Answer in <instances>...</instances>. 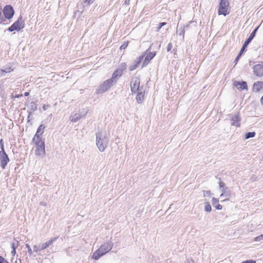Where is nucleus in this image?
<instances>
[{
	"instance_id": "obj_17",
	"label": "nucleus",
	"mask_w": 263,
	"mask_h": 263,
	"mask_svg": "<svg viewBox=\"0 0 263 263\" xmlns=\"http://www.w3.org/2000/svg\"><path fill=\"white\" fill-rule=\"evenodd\" d=\"M137 92L136 100L138 103H141L144 99L145 91L139 90Z\"/></svg>"
},
{
	"instance_id": "obj_10",
	"label": "nucleus",
	"mask_w": 263,
	"mask_h": 263,
	"mask_svg": "<svg viewBox=\"0 0 263 263\" xmlns=\"http://www.w3.org/2000/svg\"><path fill=\"white\" fill-rule=\"evenodd\" d=\"M97 144L99 150L101 152L105 150L107 145V140L105 138H102L101 133H98L97 135Z\"/></svg>"
},
{
	"instance_id": "obj_26",
	"label": "nucleus",
	"mask_w": 263,
	"mask_h": 263,
	"mask_svg": "<svg viewBox=\"0 0 263 263\" xmlns=\"http://www.w3.org/2000/svg\"><path fill=\"white\" fill-rule=\"evenodd\" d=\"M218 202H219L218 199H217L215 198H212V204L213 206H216L218 204Z\"/></svg>"
},
{
	"instance_id": "obj_37",
	"label": "nucleus",
	"mask_w": 263,
	"mask_h": 263,
	"mask_svg": "<svg viewBox=\"0 0 263 263\" xmlns=\"http://www.w3.org/2000/svg\"><path fill=\"white\" fill-rule=\"evenodd\" d=\"M84 2L85 3H87L88 5H90V4H91L92 3V0H84Z\"/></svg>"
},
{
	"instance_id": "obj_14",
	"label": "nucleus",
	"mask_w": 263,
	"mask_h": 263,
	"mask_svg": "<svg viewBox=\"0 0 263 263\" xmlns=\"http://www.w3.org/2000/svg\"><path fill=\"white\" fill-rule=\"evenodd\" d=\"M254 72L258 77L263 76V62L255 65L253 67Z\"/></svg>"
},
{
	"instance_id": "obj_44",
	"label": "nucleus",
	"mask_w": 263,
	"mask_h": 263,
	"mask_svg": "<svg viewBox=\"0 0 263 263\" xmlns=\"http://www.w3.org/2000/svg\"><path fill=\"white\" fill-rule=\"evenodd\" d=\"M260 103L263 105V96L261 97L260 99Z\"/></svg>"
},
{
	"instance_id": "obj_5",
	"label": "nucleus",
	"mask_w": 263,
	"mask_h": 263,
	"mask_svg": "<svg viewBox=\"0 0 263 263\" xmlns=\"http://www.w3.org/2000/svg\"><path fill=\"white\" fill-rule=\"evenodd\" d=\"M230 13V4L228 0H220L218 9V15L226 16Z\"/></svg>"
},
{
	"instance_id": "obj_40",
	"label": "nucleus",
	"mask_w": 263,
	"mask_h": 263,
	"mask_svg": "<svg viewBox=\"0 0 263 263\" xmlns=\"http://www.w3.org/2000/svg\"><path fill=\"white\" fill-rule=\"evenodd\" d=\"M186 263H194V262L192 259H188L186 261Z\"/></svg>"
},
{
	"instance_id": "obj_32",
	"label": "nucleus",
	"mask_w": 263,
	"mask_h": 263,
	"mask_svg": "<svg viewBox=\"0 0 263 263\" xmlns=\"http://www.w3.org/2000/svg\"><path fill=\"white\" fill-rule=\"evenodd\" d=\"M247 46H245V44H243L242 48L241 49L240 52L239 53V55H241V54L243 53V52L245 51L246 48Z\"/></svg>"
},
{
	"instance_id": "obj_41",
	"label": "nucleus",
	"mask_w": 263,
	"mask_h": 263,
	"mask_svg": "<svg viewBox=\"0 0 263 263\" xmlns=\"http://www.w3.org/2000/svg\"><path fill=\"white\" fill-rule=\"evenodd\" d=\"M40 205H42V206H46V203L44 202H41L40 203Z\"/></svg>"
},
{
	"instance_id": "obj_6",
	"label": "nucleus",
	"mask_w": 263,
	"mask_h": 263,
	"mask_svg": "<svg viewBox=\"0 0 263 263\" xmlns=\"http://www.w3.org/2000/svg\"><path fill=\"white\" fill-rule=\"evenodd\" d=\"M25 27V23L22 16H20L13 24L8 28V30L12 32L14 31H20Z\"/></svg>"
},
{
	"instance_id": "obj_35",
	"label": "nucleus",
	"mask_w": 263,
	"mask_h": 263,
	"mask_svg": "<svg viewBox=\"0 0 263 263\" xmlns=\"http://www.w3.org/2000/svg\"><path fill=\"white\" fill-rule=\"evenodd\" d=\"M216 208L218 210H221L222 208V206L221 205L217 204L216 206H215Z\"/></svg>"
},
{
	"instance_id": "obj_43",
	"label": "nucleus",
	"mask_w": 263,
	"mask_h": 263,
	"mask_svg": "<svg viewBox=\"0 0 263 263\" xmlns=\"http://www.w3.org/2000/svg\"><path fill=\"white\" fill-rule=\"evenodd\" d=\"M29 95V92H26L24 93V96L27 97V96H28Z\"/></svg>"
},
{
	"instance_id": "obj_12",
	"label": "nucleus",
	"mask_w": 263,
	"mask_h": 263,
	"mask_svg": "<svg viewBox=\"0 0 263 263\" xmlns=\"http://www.w3.org/2000/svg\"><path fill=\"white\" fill-rule=\"evenodd\" d=\"M220 189L222 192L220 195V197H225L226 198L223 200H228L231 196V191L225 186L223 182H219Z\"/></svg>"
},
{
	"instance_id": "obj_1",
	"label": "nucleus",
	"mask_w": 263,
	"mask_h": 263,
	"mask_svg": "<svg viewBox=\"0 0 263 263\" xmlns=\"http://www.w3.org/2000/svg\"><path fill=\"white\" fill-rule=\"evenodd\" d=\"M156 51L151 52L146 50L142 54V55L137 58L133 65H131L129 67V70L133 71L136 69L137 67H139L143 60V61L142 63V67L143 68L146 66L150 63L151 61L156 56Z\"/></svg>"
},
{
	"instance_id": "obj_27",
	"label": "nucleus",
	"mask_w": 263,
	"mask_h": 263,
	"mask_svg": "<svg viewBox=\"0 0 263 263\" xmlns=\"http://www.w3.org/2000/svg\"><path fill=\"white\" fill-rule=\"evenodd\" d=\"M263 85V82H257L254 84V87L258 86V87H262Z\"/></svg>"
},
{
	"instance_id": "obj_38",
	"label": "nucleus",
	"mask_w": 263,
	"mask_h": 263,
	"mask_svg": "<svg viewBox=\"0 0 263 263\" xmlns=\"http://www.w3.org/2000/svg\"><path fill=\"white\" fill-rule=\"evenodd\" d=\"M240 57H241V55H239V54H238V55H237V57H236V59H235V63H236H236H237V62L238 61V60H239V58H240Z\"/></svg>"
},
{
	"instance_id": "obj_19",
	"label": "nucleus",
	"mask_w": 263,
	"mask_h": 263,
	"mask_svg": "<svg viewBox=\"0 0 263 263\" xmlns=\"http://www.w3.org/2000/svg\"><path fill=\"white\" fill-rule=\"evenodd\" d=\"M258 28H256L250 34L249 37L247 39V40L245 42V46H247L248 44L251 42V41L252 40V39L254 38V37L255 35L256 32Z\"/></svg>"
},
{
	"instance_id": "obj_7",
	"label": "nucleus",
	"mask_w": 263,
	"mask_h": 263,
	"mask_svg": "<svg viewBox=\"0 0 263 263\" xmlns=\"http://www.w3.org/2000/svg\"><path fill=\"white\" fill-rule=\"evenodd\" d=\"M114 80L112 79H109L103 82V83L101 85L98 89V93H101L105 92L108 90L113 85Z\"/></svg>"
},
{
	"instance_id": "obj_34",
	"label": "nucleus",
	"mask_w": 263,
	"mask_h": 263,
	"mask_svg": "<svg viewBox=\"0 0 263 263\" xmlns=\"http://www.w3.org/2000/svg\"><path fill=\"white\" fill-rule=\"evenodd\" d=\"M17 244H15L14 242H13L11 243V247L12 248V249H16V248H17Z\"/></svg>"
},
{
	"instance_id": "obj_30",
	"label": "nucleus",
	"mask_w": 263,
	"mask_h": 263,
	"mask_svg": "<svg viewBox=\"0 0 263 263\" xmlns=\"http://www.w3.org/2000/svg\"><path fill=\"white\" fill-rule=\"evenodd\" d=\"M166 24V23L165 22H162V23H160L159 24V27H158V31L160 30V29L163 27L164 26V25H165Z\"/></svg>"
},
{
	"instance_id": "obj_8",
	"label": "nucleus",
	"mask_w": 263,
	"mask_h": 263,
	"mask_svg": "<svg viewBox=\"0 0 263 263\" xmlns=\"http://www.w3.org/2000/svg\"><path fill=\"white\" fill-rule=\"evenodd\" d=\"M56 238H52L48 241H46L45 243H40L37 245H34L33 247V252H37L39 251H41L45 249H46L47 247L51 246L53 242L55 240Z\"/></svg>"
},
{
	"instance_id": "obj_16",
	"label": "nucleus",
	"mask_w": 263,
	"mask_h": 263,
	"mask_svg": "<svg viewBox=\"0 0 263 263\" xmlns=\"http://www.w3.org/2000/svg\"><path fill=\"white\" fill-rule=\"evenodd\" d=\"M234 86L238 89L239 90H247L248 89V86L247 84L245 81L242 82H238V81H235L233 83Z\"/></svg>"
},
{
	"instance_id": "obj_3",
	"label": "nucleus",
	"mask_w": 263,
	"mask_h": 263,
	"mask_svg": "<svg viewBox=\"0 0 263 263\" xmlns=\"http://www.w3.org/2000/svg\"><path fill=\"white\" fill-rule=\"evenodd\" d=\"M113 245L114 243L110 241L104 242L100 248L93 253L92 258L95 260L99 259L101 257L109 252L112 248Z\"/></svg>"
},
{
	"instance_id": "obj_15",
	"label": "nucleus",
	"mask_w": 263,
	"mask_h": 263,
	"mask_svg": "<svg viewBox=\"0 0 263 263\" xmlns=\"http://www.w3.org/2000/svg\"><path fill=\"white\" fill-rule=\"evenodd\" d=\"M45 127L43 124H41L37 128L36 132L33 138L43 139L42 135L44 133Z\"/></svg>"
},
{
	"instance_id": "obj_2",
	"label": "nucleus",
	"mask_w": 263,
	"mask_h": 263,
	"mask_svg": "<svg viewBox=\"0 0 263 263\" xmlns=\"http://www.w3.org/2000/svg\"><path fill=\"white\" fill-rule=\"evenodd\" d=\"M15 13L13 7L10 5H7L2 9L0 5V24H5L6 20H11Z\"/></svg>"
},
{
	"instance_id": "obj_13",
	"label": "nucleus",
	"mask_w": 263,
	"mask_h": 263,
	"mask_svg": "<svg viewBox=\"0 0 263 263\" xmlns=\"http://www.w3.org/2000/svg\"><path fill=\"white\" fill-rule=\"evenodd\" d=\"M9 162V159L7 154L5 153V150L3 148V151H0V162L1 166L3 169L5 168L6 166Z\"/></svg>"
},
{
	"instance_id": "obj_25",
	"label": "nucleus",
	"mask_w": 263,
	"mask_h": 263,
	"mask_svg": "<svg viewBox=\"0 0 263 263\" xmlns=\"http://www.w3.org/2000/svg\"><path fill=\"white\" fill-rule=\"evenodd\" d=\"M4 72H10L13 71V69L11 67H6L5 69L2 70Z\"/></svg>"
},
{
	"instance_id": "obj_4",
	"label": "nucleus",
	"mask_w": 263,
	"mask_h": 263,
	"mask_svg": "<svg viewBox=\"0 0 263 263\" xmlns=\"http://www.w3.org/2000/svg\"><path fill=\"white\" fill-rule=\"evenodd\" d=\"M35 146V154L37 156H43L45 155V145L43 139H32Z\"/></svg>"
},
{
	"instance_id": "obj_36",
	"label": "nucleus",
	"mask_w": 263,
	"mask_h": 263,
	"mask_svg": "<svg viewBox=\"0 0 263 263\" xmlns=\"http://www.w3.org/2000/svg\"><path fill=\"white\" fill-rule=\"evenodd\" d=\"M0 144H1V149H2L1 151H3V148L4 149V143L3 142L2 139H1L0 141Z\"/></svg>"
},
{
	"instance_id": "obj_33",
	"label": "nucleus",
	"mask_w": 263,
	"mask_h": 263,
	"mask_svg": "<svg viewBox=\"0 0 263 263\" xmlns=\"http://www.w3.org/2000/svg\"><path fill=\"white\" fill-rule=\"evenodd\" d=\"M173 48V45H172V43H169L168 45H167V51H170Z\"/></svg>"
},
{
	"instance_id": "obj_23",
	"label": "nucleus",
	"mask_w": 263,
	"mask_h": 263,
	"mask_svg": "<svg viewBox=\"0 0 263 263\" xmlns=\"http://www.w3.org/2000/svg\"><path fill=\"white\" fill-rule=\"evenodd\" d=\"M254 240L255 241H260L261 240H263V234L259 235L255 238H254Z\"/></svg>"
},
{
	"instance_id": "obj_42",
	"label": "nucleus",
	"mask_w": 263,
	"mask_h": 263,
	"mask_svg": "<svg viewBox=\"0 0 263 263\" xmlns=\"http://www.w3.org/2000/svg\"><path fill=\"white\" fill-rule=\"evenodd\" d=\"M22 96V94H21V95H16L15 96L14 98H20V97H21Z\"/></svg>"
},
{
	"instance_id": "obj_11",
	"label": "nucleus",
	"mask_w": 263,
	"mask_h": 263,
	"mask_svg": "<svg viewBox=\"0 0 263 263\" xmlns=\"http://www.w3.org/2000/svg\"><path fill=\"white\" fill-rule=\"evenodd\" d=\"M140 78L139 77H135L133 78L130 83V88L132 92L133 93H136L139 91V90H142V89L140 88Z\"/></svg>"
},
{
	"instance_id": "obj_22",
	"label": "nucleus",
	"mask_w": 263,
	"mask_h": 263,
	"mask_svg": "<svg viewBox=\"0 0 263 263\" xmlns=\"http://www.w3.org/2000/svg\"><path fill=\"white\" fill-rule=\"evenodd\" d=\"M129 43V42L128 41L124 42L122 44V45L120 46V49L123 50V49H126L127 47V46H128Z\"/></svg>"
},
{
	"instance_id": "obj_18",
	"label": "nucleus",
	"mask_w": 263,
	"mask_h": 263,
	"mask_svg": "<svg viewBox=\"0 0 263 263\" xmlns=\"http://www.w3.org/2000/svg\"><path fill=\"white\" fill-rule=\"evenodd\" d=\"M240 120V119L238 115H236V116L232 117V118H231V121H232V124H231L232 125L239 127L240 126V123H239Z\"/></svg>"
},
{
	"instance_id": "obj_39",
	"label": "nucleus",
	"mask_w": 263,
	"mask_h": 263,
	"mask_svg": "<svg viewBox=\"0 0 263 263\" xmlns=\"http://www.w3.org/2000/svg\"><path fill=\"white\" fill-rule=\"evenodd\" d=\"M16 254V249H12V251H11V254L12 256H14Z\"/></svg>"
},
{
	"instance_id": "obj_24",
	"label": "nucleus",
	"mask_w": 263,
	"mask_h": 263,
	"mask_svg": "<svg viewBox=\"0 0 263 263\" xmlns=\"http://www.w3.org/2000/svg\"><path fill=\"white\" fill-rule=\"evenodd\" d=\"M26 247L28 249V252L30 255H31L33 254V251L32 250L31 247L28 244L26 245Z\"/></svg>"
},
{
	"instance_id": "obj_28",
	"label": "nucleus",
	"mask_w": 263,
	"mask_h": 263,
	"mask_svg": "<svg viewBox=\"0 0 263 263\" xmlns=\"http://www.w3.org/2000/svg\"><path fill=\"white\" fill-rule=\"evenodd\" d=\"M241 263H256V261L255 260H247L242 261Z\"/></svg>"
},
{
	"instance_id": "obj_20",
	"label": "nucleus",
	"mask_w": 263,
	"mask_h": 263,
	"mask_svg": "<svg viewBox=\"0 0 263 263\" xmlns=\"http://www.w3.org/2000/svg\"><path fill=\"white\" fill-rule=\"evenodd\" d=\"M256 135L255 132H249L247 133L245 135L246 139H249L250 138L254 137Z\"/></svg>"
},
{
	"instance_id": "obj_21",
	"label": "nucleus",
	"mask_w": 263,
	"mask_h": 263,
	"mask_svg": "<svg viewBox=\"0 0 263 263\" xmlns=\"http://www.w3.org/2000/svg\"><path fill=\"white\" fill-rule=\"evenodd\" d=\"M204 210L205 211L210 212L212 210L211 206L209 202H206L205 203V208Z\"/></svg>"
},
{
	"instance_id": "obj_9",
	"label": "nucleus",
	"mask_w": 263,
	"mask_h": 263,
	"mask_svg": "<svg viewBox=\"0 0 263 263\" xmlns=\"http://www.w3.org/2000/svg\"><path fill=\"white\" fill-rule=\"evenodd\" d=\"M126 63L125 62L122 63L118 68H117L112 73V77L110 79H112L114 82L116 79H118L122 76L123 73V71L126 68Z\"/></svg>"
},
{
	"instance_id": "obj_29",
	"label": "nucleus",
	"mask_w": 263,
	"mask_h": 263,
	"mask_svg": "<svg viewBox=\"0 0 263 263\" xmlns=\"http://www.w3.org/2000/svg\"><path fill=\"white\" fill-rule=\"evenodd\" d=\"M203 195L205 197H211V193L210 191H204L203 192Z\"/></svg>"
},
{
	"instance_id": "obj_45",
	"label": "nucleus",
	"mask_w": 263,
	"mask_h": 263,
	"mask_svg": "<svg viewBox=\"0 0 263 263\" xmlns=\"http://www.w3.org/2000/svg\"><path fill=\"white\" fill-rule=\"evenodd\" d=\"M78 119V118H77V120L76 119H73V118L71 119V120L72 121H73V122H76L77 120Z\"/></svg>"
},
{
	"instance_id": "obj_31",
	"label": "nucleus",
	"mask_w": 263,
	"mask_h": 263,
	"mask_svg": "<svg viewBox=\"0 0 263 263\" xmlns=\"http://www.w3.org/2000/svg\"><path fill=\"white\" fill-rule=\"evenodd\" d=\"M0 263H9L7 260H6L3 257L0 256Z\"/></svg>"
}]
</instances>
